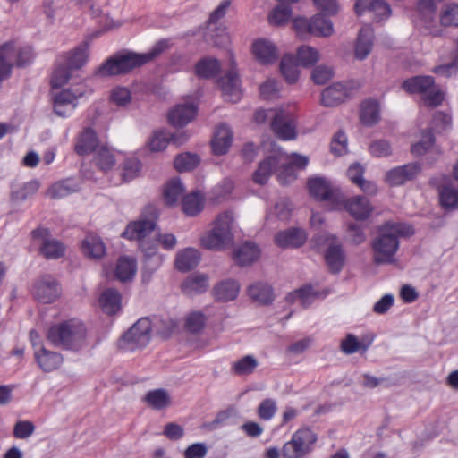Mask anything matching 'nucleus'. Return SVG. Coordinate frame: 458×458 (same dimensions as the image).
Here are the masks:
<instances>
[{
  "label": "nucleus",
  "instance_id": "5701e85b",
  "mask_svg": "<svg viewBox=\"0 0 458 458\" xmlns=\"http://www.w3.org/2000/svg\"><path fill=\"white\" fill-rule=\"evenodd\" d=\"M34 356L38 365L45 372L58 369L64 360L61 353L48 351L44 346H39L38 350H35Z\"/></svg>",
  "mask_w": 458,
  "mask_h": 458
},
{
  "label": "nucleus",
  "instance_id": "c756f323",
  "mask_svg": "<svg viewBox=\"0 0 458 458\" xmlns=\"http://www.w3.org/2000/svg\"><path fill=\"white\" fill-rule=\"evenodd\" d=\"M345 208L357 220L367 219L372 211L368 199L364 196H355L345 203Z\"/></svg>",
  "mask_w": 458,
  "mask_h": 458
},
{
  "label": "nucleus",
  "instance_id": "4d7b16f0",
  "mask_svg": "<svg viewBox=\"0 0 458 458\" xmlns=\"http://www.w3.org/2000/svg\"><path fill=\"white\" fill-rule=\"evenodd\" d=\"M258 365V360L254 356L246 355L233 363L232 371L238 376L250 375Z\"/></svg>",
  "mask_w": 458,
  "mask_h": 458
},
{
  "label": "nucleus",
  "instance_id": "e433bc0d",
  "mask_svg": "<svg viewBox=\"0 0 458 458\" xmlns=\"http://www.w3.org/2000/svg\"><path fill=\"white\" fill-rule=\"evenodd\" d=\"M203 38L208 45L223 47L229 42V37L225 28L217 24H208L204 31Z\"/></svg>",
  "mask_w": 458,
  "mask_h": 458
},
{
  "label": "nucleus",
  "instance_id": "f3484780",
  "mask_svg": "<svg viewBox=\"0 0 458 458\" xmlns=\"http://www.w3.org/2000/svg\"><path fill=\"white\" fill-rule=\"evenodd\" d=\"M62 64L68 65V68L79 70L84 66L89 57V44L84 41L74 47L72 50L63 53L58 55Z\"/></svg>",
  "mask_w": 458,
  "mask_h": 458
},
{
  "label": "nucleus",
  "instance_id": "4c0bfd02",
  "mask_svg": "<svg viewBox=\"0 0 458 458\" xmlns=\"http://www.w3.org/2000/svg\"><path fill=\"white\" fill-rule=\"evenodd\" d=\"M136 271L137 264L135 259L123 256L117 261L114 275L120 282L125 283L134 278Z\"/></svg>",
  "mask_w": 458,
  "mask_h": 458
},
{
  "label": "nucleus",
  "instance_id": "c85d7f7f",
  "mask_svg": "<svg viewBox=\"0 0 458 458\" xmlns=\"http://www.w3.org/2000/svg\"><path fill=\"white\" fill-rule=\"evenodd\" d=\"M259 254L260 250L257 244L246 242L233 252V259L239 266L246 267L257 260Z\"/></svg>",
  "mask_w": 458,
  "mask_h": 458
},
{
  "label": "nucleus",
  "instance_id": "774afa93",
  "mask_svg": "<svg viewBox=\"0 0 458 458\" xmlns=\"http://www.w3.org/2000/svg\"><path fill=\"white\" fill-rule=\"evenodd\" d=\"M333 70L326 65H318L312 71V80L315 84L323 85L333 77Z\"/></svg>",
  "mask_w": 458,
  "mask_h": 458
},
{
  "label": "nucleus",
  "instance_id": "4468645a",
  "mask_svg": "<svg viewBox=\"0 0 458 458\" xmlns=\"http://www.w3.org/2000/svg\"><path fill=\"white\" fill-rule=\"evenodd\" d=\"M61 294L57 281L49 275L41 276L35 284L34 295L40 302L52 303Z\"/></svg>",
  "mask_w": 458,
  "mask_h": 458
},
{
  "label": "nucleus",
  "instance_id": "423d86ee",
  "mask_svg": "<svg viewBox=\"0 0 458 458\" xmlns=\"http://www.w3.org/2000/svg\"><path fill=\"white\" fill-rule=\"evenodd\" d=\"M317 435L309 428L298 429L282 449L284 458H303L313 450Z\"/></svg>",
  "mask_w": 458,
  "mask_h": 458
},
{
  "label": "nucleus",
  "instance_id": "7ed1b4c3",
  "mask_svg": "<svg viewBox=\"0 0 458 458\" xmlns=\"http://www.w3.org/2000/svg\"><path fill=\"white\" fill-rule=\"evenodd\" d=\"M86 335V327L81 321L69 319L51 326L47 337L55 347L78 352L87 346Z\"/></svg>",
  "mask_w": 458,
  "mask_h": 458
},
{
  "label": "nucleus",
  "instance_id": "b1692460",
  "mask_svg": "<svg viewBox=\"0 0 458 458\" xmlns=\"http://www.w3.org/2000/svg\"><path fill=\"white\" fill-rule=\"evenodd\" d=\"M305 240L304 232L294 227L279 232L275 235V242L281 248H298L305 242Z\"/></svg>",
  "mask_w": 458,
  "mask_h": 458
},
{
  "label": "nucleus",
  "instance_id": "2f4dec72",
  "mask_svg": "<svg viewBox=\"0 0 458 458\" xmlns=\"http://www.w3.org/2000/svg\"><path fill=\"white\" fill-rule=\"evenodd\" d=\"M208 287L207 275L194 273L190 275L182 284V291L186 295H194L205 293Z\"/></svg>",
  "mask_w": 458,
  "mask_h": 458
},
{
  "label": "nucleus",
  "instance_id": "f704fd0d",
  "mask_svg": "<svg viewBox=\"0 0 458 458\" xmlns=\"http://www.w3.org/2000/svg\"><path fill=\"white\" fill-rule=\"evenodd\" d=\"M39 188V182L37 180H30L21 185L12 186L10 199L14 204H21L31 196H33Z\"/></svg>",
  "mask_w": 458,
  "mask_h": 458
},
{
  "label": "nucleus",
  "instance_id": "49530a36",
  "mask_svg": "<svg viewBox=\"0 0 458 458\" xmlns=\"http://www.w3.org/2000/svg\"><path fill=\"white\" fill-rule=\"evenodd\" d=\"M143 400L153 409L162 410L170 403V396L165 389L159 388L148 391Z\"/></svg>",
  "mask_w": 458,
  "mask_h": 458
},
{
  "label": "nucleus",
  "instance_id": "680f3d73",
  "mask_svg": "<svg viewBox=\"0 0 458 458\" xmlns=\"http://www.w3.org/2000/svg\"><path fill=\"white\" fill-rule=\"evenodd\" d=\"M440 22L445 27H458V5L455 4H447L440 15Z\"/></svg>",
  "mask_w": 458,
  "mask_h": 458
},
{
  "label": "nucleus",
  "instance_id": "338daca9",
  "mask_svg": "<svg viewBox=\"0 0 458 458\" xmlns=\"http://www.w3.org/2000/svg\"><path fill=\"white\" fill-rule=\"evenodd\" d=\"M205 325L204 316L200 312L190 314L185 321V328L192 333L197 334L203 328Z\"/></svg>",
  "mask_w": 458,
  "mask_h": 458
},
{
  "label": "nucleus",
  "instance_id": "9b49d317",
  "mask_svg": "<svg viewBox=\"0 0 458 458\" xmlns=\"http://www.w3.org/2000/svg\"><path fill=\"white\" fill-rule=\"evenodd\" d=\"M34 240L42 242L40 246L41 254L48 259H56L64 255L65 248L64 244L51 237L50 231L47 228L38 227L31 232Z\"/></svg>",
  "mask_w": 458,
  "mask_h": 458
},
{
  "label": "nucleus",
  "instance_id": "4be33fe9",
  "mask_svg": "<svg viewBox=\"0 0 458 458\" xmlns=\"http://www.w3.org/2000/svg\"><path fill=\"white\" fill-rule=\"evenodd\" d=\"M233 131L226 123L219 124L211 141L212 150L215 155L225 154L232 145Z\"/></svg>",
  "mask_w": 458,
  "mask_h": 458
},
{
  "label": "nucleus",
  "instance_id": "a18cd8bd",
  "mask_svg": "<svg viewBox=\"0 0 458 458\" xmlns=\"http://www.w3.org/2000/svg\"><path fill=\"white\" fill-rule=\"evenodd\" d=\"M417 17L425 25L429 27L436 18V4L434 0H419L417 4Z\"/></svg>",
  "mask_w": 458,
  "mask_h": 458
},
{
  "label": "nucleus",
  "instance_id": "f257e3e1",
  "mask_svg": "<svg viewBox=\"0 0 458 458\" xmlns=\"http://www.w3.org/2000/svg\"><path fill=\"white\" fill-rule=\"evenodd\" d=\"M415 233L411 225L387 221L378 227L377 235L371 242L373 262L376 265L392 264L399 250V237H408Z\"/></svg>",
  "mask_w": 458,
  "mask_h": 458
},
{
  "label": "nucleus",
  "instance_id": "09e8293b",
  "mask_svg": "<svg viewBox=\"0 0 458 458\" xmlns=\"http://www.w3.org/2000/svg\"><path fill=\"white\" fill-rule=\"evenodd\" d=\"M183 192V186L179 178H174L165 186L163 196L166 205H174Z\"/></svg>",
  "mask_w": 458,
  "mask_h": 458
},
{
  "label": "nucleus",
  "instance_id": "f8f14e48",
  "mask_svg": "<svg viewBox=\"0 0 458 458\" xmlns=\"http://www.w3.org/2000/svg\"><path fill=\"white\" fill-rule=\"evenodd\" d=\"M310 194L318 200L328 201L336 205L341 200V194L337 188L331 186L330 182L323 177L311 178L308 182Z\"/></svg>",
  "mask_w": 458,
  "mask_h": 458
},
{
  "label": "nucleus",
  "instance_id": "9d476101",
  "mask_svg": "<svg viewBox=\"0 0 458 458\" xmlns=\"http://www.w3.org/2000/svg\"><path fill=\"white\" fill-rule=\"evenodd\" d=\"M83 96V92L63 89L52 96L53 109L56 115L65 118L70 116L77 106V99Z\"/></svg>",
  "mask_w": 458,
  "mask_h": 458
},
{
  "label": "nucleus",
  "instance_id": "a878e982",
  "mask_svg": "<svg viewBox=\"0 0 458 458\" xmlns=\"http://www.w3.org/2000/svg\"><path fill=\"white\" fill-rule=\"evenodd\" d=\"M240 284L233 279H226L216 284L213 290L216 301L226 302L236 299L239 294Z\"/></svg>",
  "mask_w": 458,
  "mask_h": 458
},
{
  "label": "nucleus",
  "instance_id": "79ce46f5",
  "mask_svg": "<svg viewBox=\"0 0 458 458\" xmlns=\"http://www.w3.org/2000/svg\"><path fill=\"white\" fill-rule=\"evenodd\" d=\"M373 46V35L369 29H361L359 32L356 45L355 56L359 60H364L371 52Z\"/></svg>",
  "mask_w": 458,
  "mask_h": 458
},
{
  "label": "nucleus",
  "instance_id": "603ef678",
  "mask_svg": "<svg viewBox=\"0 0 458 458\" xmlns=\"http://www.w3.org/2000/svg\"><path fill=\"white\" fill-rule=\"evenodd\" d=\"M293 10L290 4L279 3L269 13V22L274 25H282L290 21Z\"/></svg>",
  "mask_w": 458,
  "mask_h": 458
},
{
  "label": "nucleus",
  "instance_id": "de8ad7c7",
  "mask_svg": "<svg viewBox=\"0 0 458 458\" xmlns=\"http://www.w3.org/2000/svg\"><path fill=\"white\" fill-rule=\"evenodd\" d=\"M324 13H317L310 18L312 35L328 37L334 31L333 23L330 19L325 17Z\"/></svg>",
  "mask_w": 458,
  "mask_h": 458
},
{
  "label": "nucleus",
  "instance_id": "20e7f679",
  "mask_svg": "<svg viewBox=\"0 0 458 458\" xmlns=\"http://www.w3.org/2000/svg\"><path fill=\"white\" fill-rule=\"evenodd\" d=\"M146 64L141 54L130 50H122L106 59L96 71L101 77L126 74Z\"/></svg>",
  "mask_w": 458,
  "mask_h": 458
},
{
  "label": "nucleus",
  "instance_id": "37998d69",
  "mask_svg": "<svg viewBox=\"0 0 458 458\" xmlns=\"http://www.w3.org/2000/svg\"><path fill=\"white\" fill-rule=\"evenodd\" d=\"M360 121L364 125L371 126L379 120V106L376 100L368 99L360 106Z\"/></svg>",
  "mask_w": 458,
  "mask_h": 458
},
{
  "label": "nucleus",
  "instance_id": "0e129e2a",
  "mask_svg": "<svg viewBox=\"0 0 458 458\" xmlns=\"http://www.w3.org/2000/svg\"><path fill=\"white\" fill-rule=\"evenodd\" d=\"M331 152L336 156H342L347 151V136L343 131H338L330 143Z\"/></svg>",
  "mask_w": 458,
  "mask_h": 458
},
{
  "label": "nucleus",
  "instance_id": "13d9d810",
  "mask_svg": "<svg viewBox=\"0 0 458 458\" xmlns=\"http://www.w3.org/2000/svg\"><path fill=\"white\" fill-rule=\"evenodd\" d=\"M440 204L445 209L458 208V190L452 186H444L439 191Z\"/></svg>",
  "mask_w": 458,
  "mask_h": 458
},
{
  "label": "nucleus",
  "instance_id": "052dcab7",
  "mask_svg": "<svg viewBox=\"0 0 458 458\" xmlns=\"http://www.w3.org/2000/svg\"><path fill=\"white\" fill-rule=\"evenodd\" d=\"M233 415V409H226L220 411L216 415L212 421L205 422L202 424L201 428L208 431H214L227 425L228 420Z\"/></svg>",
  "mask_w": 458,
  "mask_h": 458
},
{
  "label": "nucleus",
  "instance_id": "393cba45",
  "mask_svg": "<svg viewBox=\"0 0 458 458\" xmlns=\"http://www.w3.org/2000/svg\"><path fill=\"white\" fill-rule=\"evenodd\" d=\"M98 146V138L96 131L88 127L78 136L74 145V151L80 156H85L95 151Z\"/></svg>",
  "mask_w": 458,
  "mask_h": 458
},
{
  "label": "nucleus",
  "instance_id": "58836bf2",
  "mask_svg": "<svg viewBox=\"0 0 458 458\" xmlns=\"http://www.w3.org/2000/svg\"><path fill=\"white\" fill-rule=\"evenodd\" d=\"M279 165V159L276 156H269L259 163L258 169L253 174V181L260 185L267 183L273 170Z\"/></svg>",
  "mask_w": 458,
  "mask_h": 458
},
{
  "label": "nucleus",
  "instance_id": "6e6d98bb",
  "mask_svg": "<svg viewBox=\"0 0 458 458\" xmlns=\"http://www.w3.org/2000/svg\"><path fill=\"white\" fill-rule=\"evenodd\" d=\"M72 72V70L68 68V65H65V64H62L60 58L57 56L55 68L51 79L53 88H60L65 84L69 81Z\"/></svg>",
  "mask_w": 458,
  "mask_h": 458
},
{
  "label": "nucleus",
  "instance_id": "e2e57ef3",
  "mask_svg": "<svg viewBox=\"0 0 458 458\" xmlns=\"http://www.w3.org/2000/svg\"><path fill=\"white\" fill-rule=\"evenodd\" d=\"M141 169L140 161L137 158L126 159L123 163V178L129 182L136 178Z\"/></svg>",
  "mask_w": 458,
  "mask_h": 458
},
{
  "label": "nucleus",
  "instance_id": "a211bd4d",
  "mask_svg": "<svg viewBox=\"0 0 458 458\" xmlns=\"http://www.w3.org/2000/svg\"><path fill=\"white\" fill-rule=\"evenodd\" d=\"M218 85L226 100L237 102L241 98L240 77L233 69L218 80Z\"/></svg>",
  "mask_w": 458,
  "mask_h": 458
},
{
  "label": "nucleus",
  "instance_id": "473e14b6",
  "mask_svg": "<svg viewBox=\"0 0 458 458\" xmlns=\"http://www.w3.org/2000/svg\"><path fill=\"white\" fill-rule=\"evenodd\" d=\"M83 254L92 259H99L106 253V247L101 238L95 234H88L81 242Z\"/></svg>",
  "mask_w": 458,
  "mask_h": 458
},
{
  "label": "nucleus",
  "instance_id": "72a5a7b5",
  "mask_svg": "<svg viewBox=\"0 0 458 458\" xmlns=\"http://www.w3.org/2000/svg\"><path fill=\"white\" fill-rule=\"evenodd\" d=\"M200 260L199 250L186 248L177 253L175 267L179 271L187 272L196 267Z\"/></svg>",
  "mask_w": 458,
  "mask_h": 458
},
{
  "label": "nucleus",
  "instance_id": "6e6552de",
  "mask_svg": "<svg viewBox=\"0 0 458 458\" xmlns=\"http://www.w3.org/2000/svg\"><path fill=\"white\" fill-rule=\"evenodd\" d=\"M151 321L144 317L138 319L122 336L121 346L133 351L145 347L151 337Z\"/></svg>",
  "mask_w": 458,
  "mask_h": 458
},
{
  "label": "nucleus",
  "instance_id": "864d4df0",
  "mask_svg": "<svg viewBox=\"0 0 458 458\" xmlns=\"http://www.w3.org/2000/svg\"><path fill=\"white\" fill-rule=\"evenodd\" d=\"M295 59L301 66L309 67L318 62L319 53L316 48L303 45L297 49Z\"/></svg>",
  "mask_w": 458,
  "mask_h": 458
},
{
  "label": "nucleus",
  "instance_id": "aec40b11",
  "mask_svg": "<svg viewBox=\"0 0 458 458\" xmlns=\"http://www.w3.org/2000/svg\"><path fill=\"white\" fill-rule=\"evenodd\" d=\"M188 139L185 132H179L172 134L170 132L160 131L153 134L148 142V147L152 152H159L164 150L169 142L180 146L183 144Z\"/></svg>",
  "mask_w": 458,
  "mask_h": 458
},
{
  "label": "nucleus",
  "instance_id": "0eeeda50",
  "mask_svg": "<svg viewBox=\"0 0 458 458\" xmlns=\"http://www.w3.org/2000/svg\"><path fill=\"white\" fill-rule=\"evenodd\" d=\"M313 241L317 245H327L325 260L328 269L333 274H338L344 267L345 255L342 244L335 235L327 233L317 234Z\"/></svg>",
  "mask_w": 458,
  "mask_h": 458
},
{
  "label": "nucleus",
  "instance_id": "5fc2aeb1",
  "mask_svg": "<svg viewBox=\"0 0 458 458\" xmlns=\"http://www.w3.org/2000/svg\"><path fill=\"white\" fill-rule=\"evenodd\" d=\"M199 161L198 155L186 152L178 155L174 161V165L178 172L182 173L194 169L199 164Z\"/></svg>",
  "mask_w": 458,
  "mask_h": 458
},
{
  "label": "nucleus",
  "instance_id": "1a4fd4ad",
  "mask_svg": "<svg viewBox=\"0 0 458 458\" xmlns=\"http://www.w3.org/2000/svg\"><path fill=\"white\" fill-rule=\"evenodd\" d=\"M271 129L277 138L283 140H292L297 136L296 122L293 115L282 109L275 110L271 116Z\"/></svg>",
  "mask_w": 458,
  "mask_h": 458
},
{
  "label": "nucleus",
  "instance_id": "f03ea898",
  "mask_svg": "<svg viewBox=\"0 0 458 458\" xmlns=\"http://www.w3.org/2000/svg\"><path fill=\"white\" fill-rule=\"evenodd\" d=\"M158 216L157 208L151 204L148 205L144 208L139 218L129 223L122 233L123 238L139 242V247L144 253L145 264L155 258L157 253V239L149 241L147 238L156 229Z\"/></svg>",
  "mask_w": 458,
  "mask_h": 458
},
{
  "label": "nucleus",
  "instance_id": "bb28decb",
  "mask_svg": "<svg viewBox=\"0 0 458 458\" xmlns=\"http://www.w3.org/2000/svg\"><path fill=\"white\" fill-rule=\"evenodd\" d=\"M248 295L252 301L259 305H269L274 301V292L270 284L256 282L248 287Z\"/></svg>",
  "mask_w": 458,
  "mask_h": 458
},
{
  "label": "nucleus",
  "instance_id": "2eb2a0df",
  "mask_svg": "<svg viewBox=\"0 0 458 458\" xmlns=\"http://www.w3.org/2000/svg\"><path fill=\"white\" fill-rule=\"evenodd\" d=\"M420 172V164L419 162H412L389 170L386 174V180L390 185L398 186L406 182L412 181Z\"/></svg>",
  "mask_w": 458,
  "mask_h": 458
},
{
  "label": "nucleus",
  "instance_id": "bf43d9fd",
  "mask_svg": "<svg viewBox=\"0 0 458 458\" xmlns=\"http://www.w3.org/2000/svg\"><path fill=\"white\" fill-rule=\"evenodd\" d=\"M95 163L102 171H108L113 168L115 159L112 152L106 147H101L95 155Z\"/></svg>",
  "mask_w": 458,
  "mask_h": 458
},
{
  "label": "nucleus",
  "instance_id": "8fccbe9b",
  "mask_svg": "<svg viewBox=\"0 0 458 458\" xmlns=\"http://www.w3.org/2000/svg\"><path fill=\"white\" fill-rule=\"evenodd\" d=\"M35 55L30 46H23L19 48L14 47V54L12 56L13 67L24 68L30 65L34 60Z\"/></svg>",
  "mask_w": 458,
  "mask_h": 458
},
{
  "label": "nucleus",
  "instance_id": "39448f33",
  "mask_svg": "<svg viewBox=\"0 0 458 458\" xmlns=\"http://www.w3.org/2000/svg\"><path fill=\"white\" fill-rule=\"evenodd\" d=\"M234 216L232 211L219 214L214 222V226L201 238V244L208 250H220L229 246L233 240L232 233Z\"/></svg>",
  "mask_w": 458,
  "mask_h": 458
},
{
  "label": "nucleus",
  "instance_id": "412c9836",
  "mask_svg": "<svg viewBox=\"0 0 458 458\" xmlns=\"http://www.w3.org/2000/svg\"><path fill=\"white\" fill-rule=\"evenodd\" d=\"M252 53L262 64H270L276 61L277 48L276 45L266 38H259L252 44Z\"/></svg>",
  "mask_w": 458,
  "mask_h": 458
},
{
  "label": "nucleus",
  "instance_id": "ea45409f",
  "mask_svg": "<svg viewBox=\"0 0 458 458\" xmlns=\"http://www.w3.org/2000/svg\"><path fill=\"white\" fill-rule=\"evenodd\" d=\"M301 65L292 54L284 55L280 63V71L289 84L295 83L299 79V69Z\"/></svg>",
  "mask_w": 458,
  "mask_h": 458
},
{
  "label": "nucleus",
  "instance_id": "3c124183",
  "mask_svg": "<svg viewBox=\"0 0 458 458\" xmlns=\"http://www.w3.org/2000/svg\"><path fill=\"white\" fill-rule=\"evenodd\" d=\"M434 142L435 137L432 131L427 129L422 132L420 140L411 146V151L416 157L426 155L432 148H435Z\"/></svg>",
  "mask_w": 458,
  "mask_h": 458
},
{
  "label": "nucleus",
  "instance_id": "a19ab883",
  "mask_svg": "<svg viewBox=\"0 0 458 458\" xmlns=\"http://www.w3.org/2000/svg\"><path fill=\"white\" fill-rule=\"evenodd\" d=\"M221 69L220 62L213 57H204L195 65V73L198 77L210 79L218 74Z\"/></svg>",
  "mask_w": 458,
  "mask_h": 458
},
{
  "label": "nucleus",
  "instance_id": "7c9ffc66",
  "mask_svg": "<svg viewBox=\"0 0 458 458\" xmlns=\"http://www.w3.org/2000/svg\"><path fill=\"white\" fill-rule=\"evenodd\" d=\"M122 296L120 293L114 288L106 289L99 296L98 302L103 310L107 315H114L121 310Z\"/></svg>",
  "mask_w": 458,
  "mask_h": 458
},
{
  "label": "nucleus",
  "instance_id": "ddd939ff",
  "mask_svg": "<svg viewBox=\"0 0 458 458\" xmlns=\"http://www.w3.org/2000/svg\"><path fill=\"white\" fill-rule=\"evenodd\" d=\"M353 89L348 83L336 82L327 87L321 93L324 106H335L352 98Z\"/></svg>",
  "mask_w": 458,
  "mask_h": 458
},
{
  "label": "nucleus",
  "instance_id": "6ab92c4d",
  "mask_svg": "<svg viewBox=\"0 0 458 458\" xmlns=\"http://www.w3.org/2000/svg\"><path fill=\"white\" fill-rule=\"evenodd\" d=\"M197 114V106L192 103H183L175 106L168 114L169 123L178 128L191 123Z\"/></svg>",
  "mask_w": 458,
  "mask_h": 458
},
{
  "label": "nucleus",
  "instance_id": "cd10ccee",
  "mask_svg": "<svg viewBox=\"0 0 458 458\" xmlns=\"http://www.w3.org/2000/svg\"><path fill=\"white\" fill-rule=\"evenodd\" d=\"M435 80L429 75H418L406 79L402 83V88L408 93H427L434 87Z\"/></svg>",
  "mask_w": 458,
  "mask_h": 458
},
{
  "label": "nucleus",
  "instance_id": "c03bdc74",
  "mask_svg": "<svg viewBox=\"0 0 458 458\" xmlns=\"http://www.w3.org/2000/svg\"><path fill=\"white\" fill-rule=\"evenodd\" d=\"M204 197L200 191H193L182 200L183 212L191 216L198 215L203 208Z\"/></svg>",
  "mask_w": 458,
  "mask_h": 458
},
{
  "label": "nucleus",
  "instance_id": "dca6fc26",
  "mask_svg": "<svg viewBox=\"0 0 458 458\" xmlns=\"http://www.w3.org/2000/svg\"><path fill=\"white\" fill-rule=\"evenodd\" d=\"M354 10L359 16L367 11L372 13L377 22L388 18L391 14L390 5L384 0H356Z\"/></svg>",
  "mask_w": 458,
  "mask_h": 458
},
{
  "label": "nucleus",
  "instance_id": "c9c22d12",
  "mask_svg": "<svg viewBox=\"0 0 458 458\" xmlns=\"http://www.w3.org/2000/svg\"><path fill=\"white\" fill-rule=\"evenodd\" d=\"M316 297H318V293L314 291L310 284H306L289 293L285 296V301L289 304H293L299 301L302 308L307 309L311 305Z\"/></svg>",
  "mask_w": 458,
  "mask_h": 458
},
{
  "label": "nucleus",
  "instance_id": "69168bd1",
  "mask_svg": "<svg viewBox=\"0 0 458 458\" xmlns=\"http://www.w3.org/2000/svg\"><path fill=\"white\" fill-rule=\"evenodd\" d=\"M35 431V426L29 420H19L13 428V436L19 439H25L30 437Z\"/></svg>",
  "mask_w": 458,
  "mask_h": 458
}]
</instances>
